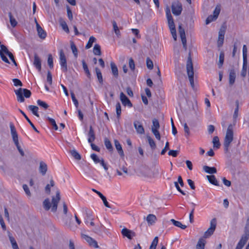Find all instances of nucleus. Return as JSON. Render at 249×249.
Segmentation results:
<instances>
[{
    "instance_id": "nucleus-1",
    "label": "nucleus",
    "mask_w": 249,
    "mask_h": 249,
    "mask_svg": "<svg viewBox=\"0 0 249 249\" xmlns=\"http://www.w3.org/2000/svg\"><path fill=\"white\" fill-rule=\"evenodd\" d=\"M232 125L230 124L227 130L225 137L224 141V151L226 153L229 152L230 144L233 140V132L232 130Z\"/></svg>"
},
{
    "instance_id": "nucleus-2",
    "label": "nucleus",
    "mask_w": 249,
    "mask_h": 249,
    "mask_svg": "<svg viewBox=\"0 0 249 249\" xmlns=\"http://www.w3.org/2000/svg\"><path fill=\"white\" fill-rule=\"evenodd\" d=\"M186 69L187 74L189 77V81L192 87H194V69L192 63V61L191 57V53H189V56L187 61Z\"/></svg>"
},
{
    "instance_id": "nucleus-3",
    "label": "nucleus",
    "mask_w": 249,
    "mask_h": 249,
    "mask_svg": "<svg viewBox=\"0 0 249 249\" xmlns=\"http://www.w3.org/2000/svg\"><path fill=\"white\" fill-rule=\"evenodd\" d=\"M15 94L17 95V100L20 103L23 102L25 100L24 96L25 98H28L31 95V92L30 90L26 89L19 88L17 90H15Z\"/></svg>"
},
{
    "instance_id": "nucleus-4",
    "label": "nucleus",
    "mask_w": 249,
    "mask_h": 249,
    "mask_svg": "<svg viewBox=\"0 0 249 249\" xmlns=\"http://www.w3.org/2000/svg\"><path fill=\"white\" fill-rule=\"evenodd\" d=\"M249 238V229L245 228L244 233L242 235L235 249H242Z\"/></svg>"
},
{
    "instance_id": "nucleus-5",
    "label": "nucleus",
    "mask_w": 249,
    "mask_h": 249,
    "mask_svg": "<svg viewBox=\"0 0 249 249\" xmlns=\"http://www.w3.org/2000/svg\"><path fill=\"white\" fill-rule=\"evenodd\" d=\"M60 64L61 66V68L62 71L66 72L68 71L67 65V61L65 55L63 51V50H61L60 51Z\"/></svg>"
},
{
    "instance_id": "nucleus-6",
    "label": "nucleus",
    "mask_w": 249,
    "mask_h": 249,
    "mask_svg": "<svg viewBox=\"0 0 249 249\" xmlns=\"http://www.w3.org/2000/svg\"><path fill=\"white\" fill-rule=\"evenodd\" d=\"M172 11L173 14L179 15L182 11V5L178 1H174L172 4Z\"/></svg>"
},
{
    "instance_id": "nucleus-7",
    "label": "nucleus",
    "mask_w": 249,
    "mask_h": 249,
    "mask_svg": "<svg viewBox=\"0 0 249 249\" xmlns=\"http://www.w3.org/2000/svg\"><path fill=\"white\" fill-rule=\"evenodd\" d=\"M60 200V192L59 191H57L56 193L55 197L53 196L52 199V211L55 212L57 209V204Z\"/></svg>"
},
{
    "instance_id": "nucleus-8",
    "label": "nucleus",
    "mask_w": 249,
    "mask_h": 249,
    "mask_svg": "<svg viewBox=\"0 0 249 249\" xmlns=\"http://www.w3.org/2000/svg\"><path fill=\"white\" fill-rule=\"evenodd\" d=\"M182 25L181 24L179 25L178 27V32L179 33V35L181 39V41L183 44V48L186 50H187V43H186V38L185 33L184 29L182 27Z\"/></svg>"
},
{
    "instance_id": "nucleus-9",
    "label": "nucleus",
    "mask_w": 249,
    "mask_h": 249,
    "mask_svg": "<svg viewBox=\"0 0 249 249\" xmlns=\"http://www.w3.org/2000/svg\"><path fill=\"white\" fill-rule=\"evenodd\" d=\"M121 233L124 237H127L128 239H132L133 237L136 236V233L126 228H123L121 231Z\"/></svg>"
},
{
    "instance_id": "nucleus-10",
    "label": "nucleus",
    "mask_w": 249,
    "mask_h": 249,
    "mask_svg": "<svg viewBox=\"0 0 249 249\" xmlns=\"http://www.w3.org/2000/svg\"><path fill=\"white\" fill-rule=\"evenodd\" d=\"M225 33V28L222 26L218 33V39L217 40V45L218 47H221L223 44Z\"/></svg>"
},
{
    "instance_id": "nucleus-11",
    "label": "nucleus",
    "mask_w": 249,
    "mask_h": 249,
    "mask_svg": "<svg viewBox=\"0 0 249 249\" xmlns=\"http://www.w3.org/2000/svg\"><path fill=\"white\" fill-rule=\"evenodd\" d=\"M9 126L13 142L18 141V134L13 123L12 122L10 123Z\"/></svg>"
},
{
    "instance_id": "nucleus-12",
    "label": "nucleus",
    "mask_w": 249,
    "mask_h": 249,
    "mask_svg": "<svg viewBox=\"0 0 249 249\" xmlns=\"http://www.w3.org/2000/svg\"><path fill=\"white\" fill-rule=\"evenodd\" d=\"M9 126L13 142L18 141V134L13 123L12 122L10 123Z\"/></svg>"
},
{
    "instance_id": "nucleus-13",
    "label": "nucleus",
    "mask_w": 249,
    "mask_h": 249,
    "mask_svg": "<svg viewBox=\"0 0 249 249\" xmlns=\"http://www.w3.org/2000/svg\"><path fill=\"white\" fill-rule=\"evenodd\" d=\"M82 236V238L84 239L90 246H92L95 248H99L97 242L91 237L86 234H83Z\"/></svg>"
},
{
    "instance_id": "nucleus-14",
    "label": "nucleus",
    "mask_w": 249,
    "mask_h": 249,
    "mask_svg": "<svg viewBox=\"0 0 249 249\" xmlns=\"http://www.w3.org/2000/svg\"><path fill=\"white\" fill-rule=\"evenodd\" d=\"M120 100L124 106H128L129 107H132V104L127 96L123 93H120Z\"/></svg>"
},
{
    "instance_id": "nucleus-15",
    "label": "nucleus",
    "mask_w": 249,
    "mask_h": 249,
    "mask_svg": "<svg viewBox=\"0 0 249 249\" xmlns=\"http://www.w3.org/2000/svg\"><path fill=\"white\" fill-rule=\"evenodd\" d=\"M36 30L37 35L40 38L44 39L46 37V32L41 28L38 22H36Z\"/></svg>"
},
{
    "instance_id": "nucleus-16",
    "label": "nucleus",
    "mask_w": 249,
    "mask_h": 249,
    "mask_svg": "<svg viewBox=\"0 0 249 249\" xmlns=\"http://www.w3.org/2000/svg\"><path fill=\"white\" fill-rule=\"evenodd\" d=\"M82 212L84 214L85 216V222L86 223L89 222V220H93V218L92 217L91 212L86 208H83L82 209Z\"/></svg>"
},
{
    "instance_id": "nucleus-17",
    "label": "nucleus",
    "mask_w": 249,
    "mask_h": 249,
    "mask_svg": "<svg viewBox=\"0 0 249 249\" xmlns=\"http://www.w3.org/2000/svg\"><path fill=\"white\" fill-rule=\"evenodd\" d=\"M112 24L113 26V30L117 37H119L121 36V33L120 30L122 29L123 27L120 25V24L118 25L117 22L115 20L112 21Z\"/></svg>"
},
{
    "instance_id": "nucleus-18",
    "label": "nucleus",
    "mask_w": 249,
    "mask_h": 249,
    "mask_svg": "<svg viewBox=\"0 0 249 249\" xmlns=\"http://www.w3.org/2000/svg\"><path fill=\"white\" fill-rule=\"evenodd\" d=\"M0 48H2L4 51L5 54H7L9 58L12 60L13 63L17 66V63L14 59V57L12 53L9 52L7 47L4 45H0Z\"/></svg>"
},
{
    "instance_id": "nucleus-19",
    "label": "nucleus",
    "mask_w": 249,
    "mask_h": 249,
    "mask_svg": "<svg viewBox=\"0 0 249 249\" xmlns=\"http://www.w3.org/2000/svg\"><path fill=\"white\" fill-rule=\"evenodd\" d=\"M134 126L138 133L142 134L144 133V128L139 121H135Z\"/></svg>"
},
{
    "instance_id": "nucleus-20",
    "label": "nucleus",
    "mask_w": 249,
    "mask_h": 249,
    "mask_svg": "<svg viewBox=\"0 0 249 249\" xmlns=\"http://www.w3.org/2000/svg\"><path fill=\"white\" fill-rule=\"evenodd\" d=\"M34 66L39 71H40L41 69V63L39 57L36 53L34 55V61L33 62Z\"/></svg>"
},
{
    "instance_id": "nucleus-21",
    "label": "nucleus",
    "mask_w": 249,
    "mask_h": 249,
    "mask_svg": "<svg viewBox=\"0 0 249 249\" xmlns=\"http://www.w3.org/2000/svg\"><path fill=\"white\" fill-rule=\"evenodd\" d=\"M88 142L89 143L93 142L95 139V134L94 130L91 125L89 126V130L88 134Z\"/></svg>"
},
{
    "instance_id": "nucleus-22",
    "label": "nucleus",
    "mask_w": 249,
    "mask_h": 249,
    "mask_svg": "<svg viewBox=\"0 0 249 249\" xmlns=\"http://www.w3.org/2000/svg\"><path fill=\"white\" fill-rule=\"evenodd\" d=\"M236 78L235 71L234 69H231L229 71V84L232 86L235 82Z\"/></svg>"
},
{
    "instance_id": "nucleus-23",
    "label": "nucleus",
    "mask_w": 249,
    "mask_h": 249,
    "mask_svg": "<svg viewBox=\"0 0 249 249\" xmlns=\"http://www.w3.org/2000/svg\"><path fill=\"white\" fill-rule=\"evenodd\" d=\"M173 17H167L168 24L171 32L175 34L176 28Z\"/></svg>"
},
{
    "instance_id": "nucleus-24",
    "label": "nucleus",
    "mask_w": 249,
    "mask_h": 249,
    "mask_svg": "<svg viewBox=\"0 0 249 249\" xmlns=\"http://www.w3.org/2000/svg\"><path fill=\"white\" fill-rule=\"evenodd\" d=\"M39 171L43 176L45 175L47 171V165L43 161L39 163Z\"/></svg>"
},
{
    "instance_id": "nucleus-25",
    "label": "nucleus",
    "mask_w": 249,
    "mask_h": 249,
    "mask_svg": "<svg viewBox=\"0 0 249 249\" xmlns=\"http://www.w3.org/2000/svg\"><path fill=\"white\" fill-rule=\"evenodd\" d=\"M110 67L112 74L115 77H118L119 75L118 70L116 64L113 62H111L110 63Z\"/></svg>"
},
{
    "instance_id": "nucleus-26",
    "label": "nucleus",
    "mask_w": 249,
    "mask_h": 249,
    "mask_svg": "<svg viewBox=\"0 0 249 249\" xmlns=\"http://www.w3.org/2000/svg\"><path fill=\"white\" fill-rule=\"evenodd\" d=\"M114 144H115V147H116L117 150L118 151L119 154L120 155V156H124V151L123 150L122 146H121V144L117 140H114Z\"/></svg>"
},
{
    "instance_id": "nucleus-27",
    "label": "nucleus",
    "mask_w": 249,
    "mask_h": 249,
    "mask_svg": "<svg viewBox=\"0 0 249 249\" xmlns=\"http://www.w3.org/2000/svg\"><path fill=\"white\" fill-rule=\"evenodd\" d=\"M248 71V60H243V67L241 72V75L245 77L247 74V71Z\"/></svg>"
},
{
    "instance_id": "nucleus-28",
    "label": "nucleus",
    "mask_w": 249,
    "mask_h": 249,
    "mask_svg": "<svg viewBox=\"0 0 249 249\" xmlns=\"http://www.w3.org/2000/svg\"><path fill=\"white\" fill-rule=\"evenodd\" d=\"M156 220V216L153 214H149L147 216L146 221L149 225H153Z\"/></svg>"
},
{
    "instance_id": "nucleus-29",
    "label": "nucleus",
    "mask_w": 249,
    "mask_h": 249,
    "mask_svg": "<svg viewBox=\"0 0 249 249\" xmlns=\"http://www.w3.org/2000/svg\"><path fill=\"white\" fill-rule=\"evenodd\" d=\"M203 170L205 172L210 174H215L217 172L215 167H211L206 165L203 166Z\"/></svg>"
},
{
    "instance_id": "nucleus-30",
    "label": "nucleus",
    "mask_w": 249,
    "mask_h": 249,
    "mask_svg": "<svg viewBox=\"0 0 249 249\" xmlns=\"http://www.w3.org/2000/svg\"><path fill=\"white\" fill-rule=\"evenodd\" d=\"M206 177L211 183L215 186H219L218 182L214 175H208Z\"/></svg>"
},
{
    "instance_id": "nucleus-31",
    "label": "nucleus",
    "mask_w": 249,
    "mask_h": 249,
    "mask_svg": "<svg viewBox=\"0 0 249 249\" xmlns=\"http://www.w3.org/2000/svg\"><path fill=\"white\" fill-rule=\"evenodd\" d=\"M19 111L23 115L24 118L26 119V120L27 121V122L29 123L31 127L37 133H39V131L37 130L36 127L35 126L34 124L32 123V122L30 121V120L29 119V118L27 117V116L25 114V113L20 109H18Z\"/></svg>"
},
{
    "instance_id": "nucleus-32",
    "label": "nucleus",
    "mask_w": 249,
    "mask_h": 249,
    "mask_svg": "<svg viewBox=\"0 0 249 249\" xmlns=\"http://www.w3.org/2000/svg\"><path fill=\"white\" fill-rule=\"evenodd\" d=\"M205 244L206 241L204 239H199L196 244V249H204Z\"/></svg>"
},
{
    "instance_id": "nucleus-33",
    "label": "nucleus",
    "mask_w": 249,
    "mask_h": 249,
    "mask_svg": "<svg viewBox=\"0 0 249 249\" xmlns=\"http://www.w3.org/2000/svg\"><path fill=\"white\" fill-rule=\"evenodd\" d=\"M28 108L32 111L34 115H35L37 117H39V115L38 113V107L37 106L30 105L28 107Z\"/></svg>"
},
{
    "instance_id": "nucleus-34",
    "label": "nucleus",
    "mask_w": 249,
    "mask_h": 249,
    "mask_svg": "<svg viewBox=\"0 0 249 249\" xmlns=\"http://www.w3.org/2000/svg\"><path fill=\"white\" fill-rule=\"evenodd\" d=\"M171 222L174 226L180 228L181 229L184 230L187 228L186 225L182 224L180 222L176 221L174 219H171Z\"/></svg>"
},
{
    "instance_id": "nucleus-35",
    "label": "nucleus",
    "mask_w": 249,
    "mask_h": 249,
    "mask_svg": "<svg viewBox=\"0 0 249 249\" xmlns=\"http://www.w3.org/2000/svg\"><path fill=\"white\" fill-rule=\"evenodd\" d=\"M95 70L99 82L102 84L103 83V79L101 71L97 67L95 68Z\"/></svg>"
},
{
    "instance_id": "nucleus-36",
    "label": "nucleus",
    "mask_w": 249,
    "mask_h": 249,
    "mask_svg": "<svg viewBox=\"0 0 249 249\" xmlns=\"http://www.w3.org/2000/svg\"><path fill=\"white\" fill-rule=\"evenodd\" d=\"M82 63L83 68L84 69V71L87 74V76L89 78H90L91 74H90V71H89V70L88 65L86 64L85 61L84 60H83L82 61Z\"/></svg>"
},
{
    "instance_id": "nucleus-37",
    "label": "nucleus",
    "mask_w": 249,
    "mask_h": 249,
    "mask_svg": "<svg viewBox=\"0 0 249 249\" xmlns=\"http://www.w3.org/2000/svg\"><path fill=\"white\" fill-rule=\"evenodd\" d=\"M71 155L76 160H79L81 159V157L79 153L75 149L70 151Z\"/></svg>"
},
{
    "instance_id": "nucleus-38",
    "label": "nucleus",
    "mask_w": 249,
    "mask_h": 249,
    "mask_svg": "<svg viewBox=\"0 0 249 249\" xmlns=\"http://www.w3.org/2000/svg\"><path fill=\"white\" fill-rule=\"evenodd\" d=\"M93 53L96 55H101V47L100 46L96 44L94 45L93 49Z\"/></svg>"
},
{
    "instance_id": "nucleus-39",
    "label": "nucleus",
    "mask_w": 249,
    "mask_h": 249,
    "mask_svg": "<svg viewBox=\"0 0 249 249\" xmlns=\"http://www.w3.org/2000/svg\"><path fill=\"white\" fill-rule=\"evenodd\" d=\"M96 41V38L93 36H91L89 37V40L86 45L85 48L86 49H89L90 48H91L92 46L93 43Z\"/></svg>"
},
{
    "instance_id": "nucleus-40",
    "label": "nucleus",
    "mask_w": 249,
    "mask_h": 249,
    "mask_svg": "<svg viewBox=\"0 0 249 249\" xmlns=\"http://www.w3.org/2000/svg\"><path fill=\"white\" fill-rule=\"evenodd\" d=\"M146 138L148 143L152 149H155L156 147V143L153 139L149 136H146Z\"/></svg>"
},
{
    "instance_id": "nucleus-41",
    "label": "nucleus",
    "mask_w": 249,
    "mask_h": 249,
    "mask_svg": "<svg viewBox=\"0 0 249 249\" xmlns=\"http://www.w3.org/2000/svg\"><path fill=\"white\" fill-rule=\"evenodd\" d=\"M105 145L106 148L110 151H112L113 150V147L110 141L107 138H106L104 140Z\"/></svg>"
},
{
    "instance_id": "nucleus-42",
    "label": "nucleus",
    "mask_w": 249,
    "mask_h": 249,
    "mask_svg": "<svg viewBox=\"0 0 249 249\" xmlns=\"http://www.w3.org/2000/svg\"><path fill=\"white\" fill-rule=\"evenodd\" d=\"M160 125L159 121L155 118L153 119L151 130H153L154 129H159L160 128Z\"/></svg>"
},
{
    "instance_id": "nucleus-43",
    "label": "nucleus",
    "mask_w": 249,
    "mask_h": 249,
    "mask_svg": "<svg viewBox=\"0 0 249 249\" xmlns=\"http://www.w3.org/2000/svg\"><path fill=\"white\" fill-rule=\"evenodd\" d=\"M116 111L117 117L119 119L120 118L122 113L121 106L119 102H118L116 105Z\"/></svg>"
},
{
    "instance_id": "nucleus-44",
    "label": "nucleus",
    "mask_w": 249,
    "mask_h": 249,
    "mask_svg": "<svg viewBox=\"0 0 249 249\" xmlns=\"http://www.w3.org/2000/svg\"><path fill=\"white\" fill-rule=\"evenodd\" d=\"M71 48L74 56L77 57L78 55L77 49L73 41L71 42Z\"/></svg>"
},
{
    "instance_id": "nucleus-45",
    "label": "nucleus",
    "mask_w": 249,
    "mask_h": 249,
    "mask_svg": "<svg viewBox=\"0 0 249 249\" xmlns=\"http://www.w3.org/2000/svg\"><path fill=\"white\" fill-rule=\"evenodd\" d=\"M213 147L219 148L220 146L219 138L217 136H214L213 140Z\"/></svg>"
},
{
    "instance_id": "nucleus-46",
    "label": "nucleus",
    "mask_w": 249,
    "mask_h": 249,
    "mask_svg": "<svg viewBox=\"0 0 249 249\" xmlns=\"http://www.w3.org/2000/svg\"><path fill=\"white\" fill-rule=\"evenodd\" d=\"M224 53L223 52H221L219 55V62L218 63V67L221 68L224 63Z\"/></svg>"
},
{
    "instance_id": "nucleus-47",
    "label": "nucleus",
    "mask_w": 249,
    "mask_h": 249,
    "mask_svg": "<svg viewBox=\"0 0 249 249\" xmlns=\"http://www.w3.org/2000/svg\"><path fill=\"white\" fill-rule=\"evenodd\" d=\"M54 185V181L53 180V179H51L50 180V184H48L46 185V186L45 187V191L47 193V194H50V189H51V187H53V186Z\"/></svg>"
},
{
    "instance_id": "nucleus-48",
    "label": "nucleus",
    "mask_w": 249,
    "mask_h": 249,
    "mask_svg": "<svg viewBox=\"0 0 249 249\" xmlns=\"http://www.w3.org/2000/svg\"><path fill=\"white\" fill-rule=\"evenodd\" d=\"M47 120H48V121L51 124V125H53V127L54 129L55 130H58V126L56 124L55 120L53 119L50 118L49 117H47Z\"/></svg>"
},
{
    "instance_id": "nucleus-49",
    "label": "nucleus",
    "mask_w": 249,
    "mask_h": 249,
    "mask_svg": "<svg viewBox=\"0 0 249 249\" xmlns=\"http://www.w3.org/2000/svg\"><path fill=\"white\" fill-rule=\"evenodd\" d=\"M158 243V237L156 236L154 238L149 249H156Z\"/></svg>"
},
{
    "instance_id": "nucleus-50",
    "label": "nucleus",
    "mask_w": 249,
    "mask_h": 249,
    "mask_svg": "<svg viewBox=\"0 0 249 249\" xmlns=\"http://www.w3.org/2000/svg\"><path fill=\"white\" fill-rule=\"evenodd\" d=\"M14 143L15 144V145L16 146L18 150L20 155L21 156H24V152L23 150L22 149V148H21L20 146L19 145L18 141L14 142Z\"/></svg>"
},
{
    "instance_id": "nucleus-51",
    "label": "nucleus",
    "mask_w": 249,
    "mask_h": 249,
    "mask_svg": "<svg viewBox=\"0 0 249 249\" xmlns=\"http://www.w3.org/2000/svg\"><path fill=\"white\" fill-rule=\"evenodd\" d=\"M43 206L45 210L48 211L51 208V203L49 199H46L43 201Z\"/></svg>"
},
{
    "instance_id": "nucleus-52",
    "label": "nucleus",
    "mask_w": 249,
    "mask_h": 249,
    "mask_svg": "<svg viewBox=\"0 0 249 249\" xmlns=\"http://www.w3.org/2000/svg\"><path fill=\"white\" fill-rule=\"evenodd\" d=\"M60 25L63 30L66 33H69V29L66 22L65 21L60 20Z\"/></svg>"
},
{
    "instance_id": "nucleus-53",
    "label": "nucleus",
    "mask_w": 249,
    "mask_h": 249,
    "mask_svg": "<svg viewBox=\"0 0 249 249\" xmlns=\"http://www.w3.org/2000/svg\"><path fill=\"white\" fill-rule=\"evenodd\" d=\"M4 53H5L4 52V51L3 50V49L2 48H1V49L0 50V56L1 59L5 63H9V61L8 59H7V58L4 55Z\"/></svg>"
},
{
    "instance_id": "nucleus-54",
    "label": "nucleus",
    "mask_w": 249,
    "mask_h": 249,
    "mask_svg": "<svg viewBox=\"0 0 249 249\" xmlns=\"http://www.w3.org/2000/svg\"><path fill=\"white\" fill-rule=\"evenodd\" d=\"M37 103L38 106L43 107L45 109H47L48 107H49L48 105L46 103H45V102L42 101L40 100H38L37 101Z\"/></svg>"
},
{
    "instance_id": "nucleus-55",
    "label": "nucleus",
    "mask_w": 249,
    "mask_h": 249,
    "mask_svg": "<svg viewBox=\"0 0 249 249\" xmlns=\"http://www.w3.org/2000/svg\"><path fill=\"white\" fill-rule=\"evenodd\" d=\"M214 231H213L212 228H209L207 231H206L204 234V238H208V237L212 235Z\"/></svg>"
},
{
    "instance_id": "nucleus-56",
    "label": "nucleus",
    "mask_w": 249,
    "mask_h": 249,
    "mask_svg": "<svg viewBox=\"0 0 249 249\" xmlns=\"http://www.w3.org/2000/svg\"><path fill=\"white\" fill-rule=\"evenodd\" d=\"M90 157L95 163H100L101 160L99 159L96 154L93 153L91 154Z\"/></svg>"
},
{
    "instance_id": "nucleus-57",
    "label": "nucleus",
    "mask_w": 249,
    "mask_h": 249,
    "mask_svg": "<svg viewBox=\"0 0 249 249\" xmlns=\"http://www.w3.org/2000/svg\"><path fill=\"white\" fill-rule=\"evenodd\" d=\"M146 66L148 69L152 70L153 68V63L152 61L150 59V58L147 57L146 58Z\"/></svg>"
},
{
    "instance_id": "nucleus-58",
    "label": "nucleus",
    "mask_w": 249,
    "mask_h": 249,
    "mask_svg": "<svg viewBox=\"0 0 249 249\" xmlns=\"http://www.w3.org/2000/svg\"><path fill=\"white\" fill-rule=\"evenodd\" d=\"M8 236L9 237V240L11 244V245L17 244V242L15 239V238L12 236V234L9 231H7Z\"/></svg>"
},
{
    "instance_id": "nucleus-59",
    "label": "nucleus",
    "mask_w": 249,
    "mask_h": 249,
    "mask_svg": "<svg viewBox=\"0 0 249 249\" xmlns=\"http://www.w3.org/2000/svg\"><path fill=\"white\" fill-rule=\"evenodd\" d=\"M71 97L72 100L76 108H77L78 107V105H79L78 100L76 99L75 95L73 92H71Z\"/></svg>"
},
{
    "instance_id": "nucleus-60",
    "label": "nucleus",
    "mask_w": 249,
    "mask_h": 249,
    "mask_svg": "<svg viewBox=\"0 0 249 249\" xmlns=\"http://www.w3.org/2000/svg\"><path fill=\"white\" fill-rule=\"evenodd\" d=\"M236 107L234 110V112L233 115V119L235 121L237 116H238V108H239V103L238 101H236Z\"/></svg>"
},
{
    "instance_id": "nucleus-61",
    "label": "nucleus",
    "mask_w": 249,
    "mask_h": 249,
    "mask_svg": "<svg viewBox=\"0 0 249 249\" xmlns=\"http://www.w3.org/2000/svg\"><path fill=\"white\" fill-rule=\"evenodd\" d=\"M153 134L155 135L156 138L158 140H160V135L159 132V129H154L153 130H151Z\"/></svg>"
},
{
    "instance_id": "nucleus-62",
    "label": "nucleus",
    "mask_w": 249,
    "mask_h": 249,
    "mask_svg": "<svg viewBox=\"0 0 249 249\" xmlns=\"http://www.w3.org/2000/svg\"><path fill=\"white\" fill-rule=\"evenodd\" d=\"M216 226V220L215 218H213L211 220L210 222V228H212L213 231H214Z\"/></svg>"
},
{
    "instance_id": "nucleus-63",
    "label": "nucleus",
    "mask_w": 249,
    "mask_h": 249,
    "mask_svg": "<svg viewBox=\"0 0 249 249\" xmlns=\"http://www.w3.org/2000/svg\"><path fill=\"white\" fill-rule=\"evenodd\" d=\"M48 64L51 69L53 68V59L51 54L48 55Z\"/></svg>"
},
{
    "instance_id": "nucleus-64",
    "label": "nucleus",
    "mask_w": 249,
    "mask_h": 249,
    "mask_svg": "<svg viewBox=\"0 0 249 249\" xmlns=\"http://www.w3.org/2000/svg\"><path fill=\"white\" fill-rule=\"evenodd\" d=\"M129 67L131 71H134L135 68V65L133 59L130 58L129 59Z\"/></svg>"
}]
</instances>
